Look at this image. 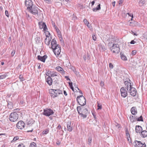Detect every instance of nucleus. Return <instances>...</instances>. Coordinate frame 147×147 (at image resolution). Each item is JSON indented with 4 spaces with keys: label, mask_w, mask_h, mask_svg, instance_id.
Instances as JSON below:
<instances>
[{
    "label": "nucleus",
    "mask_w": 147,
    "mask_h": 147,
    "mask_svg": "<svg viewBox=\"0 0 147 147\" xmlns=\"http://www.w3.org/2000/svg\"><path fill=\"white\" fill-rule=\"evenodd\" d=\"M5 14L6 16L7 17H9V12L7 10H5Z\"/></svg>",
    "instance_id": "44"
},
{
    "label": "nucleus",
    "mask_w": 147,
    "mask_h": 147,
    "mask_svg": "<svg viewBox=\"0 0 147 147\" xmlns=\"http://www.w3.org/2000/svg\"><path fill=\"white\" fill-rule=\"evenodd\" d=\"M126 136L127 137V140L128 141L129 140V138H130V136L128 132V131H126Z\"/></svg>",
    "instance_id": "35"
},
{
    "label": "nucleus",
    "mask_w": 147,
    "mask_h": 147,
    "mask_svg": "<svg viewBox=\"0 0 147 147\" xmlns=\"http://www.w3.org/2000/svg\"><path fill=\"white\" fill-rule=\"evenodd\" d=\"M18 139H19V138L18 136L15 137H14V138H13V140L11 141V142H13L16 141V140H17Z\"/></svg>",
    "instance_id": "40"
},
{
    "label": "nucleus",
    "mask_w": 147,
    "mask_h": 147,
    "mask_svg": "<svg viewBox=\"0 0 147 147\" xmlns=\"http://www.w3.org/2000/svg\"><path fill=\"white\" fill-rule=\"evenodd\" d=\"M125 88L122 87L120 89V92L121 96L122 97L125 98L127 95V91L125 89Z\"/></svg>",
    "instance_id": "13"
},
{
    "label": "nucleus",
    "mask_w": 147,
    "mask_h": 147,
    "mask_svg": "<svg viewBox=\"0 0 147 147\" xmlns=\"http://www.w3.org/2000/svg\"><path fill=\"white\" fill-rule=\"evenodd\" d=\"M49 132V130L48 129H46L45 130L43 131L42 134H46Z\"/></svg>",
    "instance_id": "38"
},
{
    "label": "nucleus",
    "mask_w": 147,
    "mask_h": 147,
    "mask_svg": "<svg viewBox=\"0 0 147 147\" xmlns=\"http://www.w3.org/2000/svg\"><path fill=\"white\" fill-rule=\"evenodd\" d=\"M7 107L8 108L10 109H12L13 108V104L11 102L8 103Z\"/></svg>",
    "instance_id": "32"
},
{
    "label": "nucleus",
    "mask_w": 147,
    "mask_h": 147,
    "mask_svg": "<svg viewBox=\"0 0 147 147\" xmlns=\"http://www.w3.org/2000/svg\"><path fill=\"white\" fill-rule=\"evenodd\" d=\"M143 36L144 38H145L146 39H147V33H145L144 34H143Z\"/></svg>",
    "instance_id": "43"
},
{
    "label": "nucleus",
    "mask_w": 147,
    "mask_h": 147,
    "mask_svg": "<svg viewBox=\"0 0 147 147\" xmlns=\"http://www.w3.org/2000/svg\"><path fill=\"white\" fill-rule=\"evenodd\" d=\"M94 3H95V1H93L92 2L91 4H92V6L93 5H94Z\"/></svg>",
    "instance_id": "64"
},
{
    "label": "nucleus",
    "mask_w": 147,
    "mask_h": 147,
    "mask_svg": "<svg viewBox=\"0 0 147 147\" xmlns=\"http://www.w3.org/2000/svg\"><path fill=\"white\" fill-rule=\"evenodd\" d=\"M54 113L53 111L49 108L44 109L43 113V115L46 116H49L52 115Z\"/></svg>",
    "instance_id": "6"
},
{
    "label": "nucleus",
    "mask_w": 147,
    "mask_h": 147,
    "mask_svg": "<svg viewBox=\"0 0 147 147\" xmlns=\"http://www.w3.org/2000/svg\"><path fill=\"white\" fill-rule=\"evenodd\" d=\"M132 52V54L134 55H135L136 54V52H135V51H133Z\"/></svg>",
    "instance_id": "63"
},
{
    "label": "nucleus",
    "mask_w": 147,
    "mask_h": 147,
    "mask_svg": "<svg viewBox=\"0 0 147 147\" xmlns=\"http://www.w3.org/2000/svg\"><path fill=\"white\" fill-rule=\"evenodd\" d=\"M51 47H50V48H51L52 49L53 48L57 46V45H59L57 44V42L55 39H53L51 42Z\"/></svg>",
    "instance_id": "16"
},
{
    "label": "nucleus",
    "mask_w": 147,
    "mask_h": 147,
    "mask_svg": "<svg viewBox=\"0 0 147 147\" xmlns=\"http://www.w3.org/2000/svg\"><path fill=\"white\" fill-rule=\"evenodd\" d=\"M15 51L14 50L12 51L11 53V54L12 56L14 55L15 54Z\"/></svg>",
    "instance_id": "57"
},
{
    "label": "nucleus",
    "mask_w": 147,
    "mask_h": 147,
    "mask_svg": "<svg viewBox=\"0 0 147 147\" xmlns=\"http://www.w3.org/2000/svg\"><path fill=\"white\" fill-rule=\"evenodd\" d=\"M52 49L56 55L58 56L60 54L61 51V48L59 45H57V46Z\"/></svg>",
    "instance_id": "7"
},
{
    "label": "nucleus",
    "mask_w": 147,
    "mask_h": 147,
    "mask_svg": "<svg viewBox=\"0 0 147 147\" xmlns=\"http://www.w3.org/2000/svg\"><path fill=\"white\" fill-rule=\"evenodd\" d=\"M69 85L70 86L72 90L74 92H76V91H75V90H74V87H73V86H72V83L71 82L69 83Z\"/></svg>",
    "instance_id": "39"
},
{
    "label": "nucleus",
    "mask_w": 147,
    "mask_h": 147,
    "mask_svg": "<svg viewBox=\"0 0 147 147\" xmlns=\"http://www.w3.org/2000/svg\"><path fill=\"white\" fill-rule=\"evenodd\" d=\"M109 67L110 68L112 69L113 68V65L112 63H110L109 64Z\"/></svg>",
    "instance_id": "50"
},
{
    "label": "nucleus",
    "mask_w": 147,
    "mask_h": 147,
    "mask_svg": "<svg viewBox=\"0 0 147 147\" xmlns=\"http://www.w3.org/2000/svg\"><path fill=\"white\" fill-rule=\"evenodd\" d=\"M75 91H76V92L78 90H79V88L78 87H76L75 88Z\"/></svg>",
    "instance_id": "56"
},
{
    "label": "nucleus",
    "mask_w": 147,
    "mask_h": 147,
    "mask_svg": "<svg viewBox=\"0 0 147 147\" xmlns=\"http://www.w3.org/2000/svg\"><path fill=\"white\" fill-rule=\"evenodd\" d=\"M77 100L78 103L81 106H84L86 104V100L82 95L78 96Z\"/></svg>",
    "instance_id": "3"
},
{
    "label": "nucleus",
    "mask_w": 147,
    "mask_h": 147,
    "mask_svg": "<svg viewBox=\"0 0 147 147\" xmlns=\"http://www.w3.org/2000/svg\"><path fill=\"white\" fill-rule=\"evenodd\" d=\"M19 78L21 80V81L23 80V76L22 75H20L19 76Z\"/></svg>",
    "instance_id": "47"
},
{
    "label": "nucleus",
    "mask_w": 147,
    "mask_h": 147,
    "mask_svg": "<svg viewBox=\"0 0 147 147\" xmlns=\"http://www.w3.org/2000/svg\"><path fill=\"white\" fill-rule=\"evenodd\" d=\"M129 88V90L128 89V90L130 95L133 96H135L137 92L136 89L135 88L132 87L131 86Z\"/></svg>",
    "instance_id": "9"
},
{
    "label": "nucleus",
    "mask_w": 147,
    "mask_h": 147,
    "mask_svg": "<svg viewBox=\"0 0 147 147\" xmlns=\"http://www.w3.org/2000/svg\"><path fill=\"white\" fill-rule=\"evenodd\" d=\"M135 41L134 40H132L130 43L131 44H135Z\"/></svg>",
    "instance_id": "53"
},
{
    "label": "nucleus",
    "mask_w": 147,
    "mask_h": 147,
    "mask_svg": "<svg viewBox=\"0 0 147 147\" xmlns=\"http://www.w3.org/2000/svg\"><path fill=\"white\" fill-rule=\"evenodd\" d=\"M121 59L125 61H126L127 60V58L123 54L121 55Z\"/></svg>",
    "instance_id": "34"
},
{
    "label": "nucleus",
    "mask_w": 147,
    "mask_h": 147,
    "mask_svg": "<svg viewBox=\"0 0 147 147\" xmlns=\"http://www.w3.org/2000/svg\"><path fill=\"white\" fill-rule=\"evenodd\" d=\"M18 147H25L24 145L23 144H19Z\"/></svg>",
    "instance_id": "45"
},
{
    "label": "nucleus",
    "mask_w": 147,
    "mask_h": 147,
    "mask_svg": "<svg viewBox=\"0 0 147 147\" xmlns=\"http://www.w3.org/2000/svg\"><path fill=\"white\" fill-rule=\"evenodd\" d=\"M97 106L98 107V109H102V105L98 103Z\"/></svg>",
    "instance_id": "41"
},
{
    "label": "nucleus",
    "mask_w": 147,
    "mask_h": 147,
    "mask_svg": "<svg viewBox=\"0 0 147 147\" xmlns=\"http://www.w3.org/2000/svg\"><path fill=\"white\" fill-rule=\"evenodd\" d=\"M53 90H54L53 91L54 92V93L55 94V95L56 96L60 94H62V91L59 89L55 90L53 89Z\"/></svg>",
    "instance_id": "19"
},
{
    "label": "nucleus",
    "mask_w": 147,
    "mask_h": 147,
    "mask_svg": "<svg viewBox=\"0 0 147 147\" xmlns=\"http://www.w3.org/2000/svg\"><path fill=\"white\" fill-rule=\"evenodd\" d=\"M30 13L34 15H37L38 16V11H40L38 8L35 5H33L27 9Z\"/></svg>",
    "instance_id": "2"
},
{
    "label": "nucleus",
    "mask_w": 147,
    "mask_h": 147,
    "mask_svg": "<svg viewBox=\"0 0 147 147\" xmlns=\"http://www.w3.org/2000/svg\"><path fill=\"white\" fill-rule=\"evenodd\" d=\"M46 82L49 86L51 85L53 82L52 78L49 76L46 79Z\"/></svg>",
    "instance_id": "22"
},
{
    "label": "nucleus",
    "mask_w": 147,
    "mask_h": 147,
    "mask_svg": "<svg viewBox=\"0 0 147 147\" xmlns=\"http://www.w3.org/2000/svg\"><path fill=\"white\" fill-rule=\"evenodd\" d=\"M19 116L18 114L16 112L11 113L9 116V119L10 121L14 122L16 121L18 119Z\"/></svg>",
    "instance_id": "5"
},
{
    "label": "nucleus",
    "mask_w": 147,
    "mask_h": 147,
    "mask_svg": "<svg viewBox=\"0 0 147 147\" xmlns=\"http://www.w3.org/2000/svg\"><path fill=\"white\" fill-rule=\"evenodd\" d=\"M124 84L126 86L125 88L127 90H128L129 88L131 86V83L130 82H128V81H125L124 82Z\"/></svg>",
    "instance_id": "24"
},
{
    "label": "nucleus",
    "mask_w": 147,
    "mask_h": 147,
    "mask_svg": "<svg viewBox=\"0 0 147 147\" xmlns=\"http://www.w3.org/2000/svg\"><path fill=\"white\" fill-rule=\"evenodd\" d=\"M46 3L48 4L51 3V0H43Z\"/></svg>",
    "instance_id": "42"
},
{
    "label": "nucleus",
    "mask_w": 147,
    "mask_h": 147,
    "mask_svg": "<svg viewBox=\"0 0 147 147\" xmlns=\"http://www.w3.org/2000/svg\"><path fill=\"white\" fill-rule=\"evenodd\" d=\"M129 119L130 121L132 122H134L136 120V116H134L130 115L129 116Z\"/></svg>",
    "instance_id": "26"
},
{
    "label": "nucleus",
    "mask_w": 147,
    "mask_h": 147,
    "mask_svg": "<svg viewBox=\"0 0 147 147\" xmlns=\"http://www.w3.org/2000/svg\"><path fill=\"white\" fill-rule=\"evenodd\" d=\"M83 22L85 24L87 25V27L90 29H92V26L90 25V24L89 23L88 21L87 20L84 19Z\"/></svg>",
    "instance_id": "20"
},
{
    "label": "nucleus",
    "mask_w": 147,
    "mask_h": 147,
    "mask_svg": "<svg viewBox=\"0 0 147 147\" xmlns=\"http://www.w3.org/2000/svg\"><path fill=\"white\" fill-rule=\"evenodd\" d=\"M24 1L25 5L27 7V9L28 8H30L33 6V4L31 0H25Z\"/></svg>",
    "instance_id": "10"
},
{
    "label": "nucleus",
    "mask_w": 147,
    "mask_h": 147,
    "mask_svg": "<svg viewBox=\"0 0 147 147\" xmlns=\"http://www.w3.org/2000/svg\"><path fill=\"white\" fill-rule=\"evenodd\" d=\"M111 50L115 54L119 53L120 50L119 45L117 44H113L111 48Z\"/></svg>",
    "instance_id": "4"
},
{
    "label": "nucleus",
    "mask_w": 147,
    "mask_h": 147,
    "mask_svg": "<svg viewBox=\"0 0 147 147\" xmlns=\"http://www.w3.org/2000/svg\"><path fill=\"white\" fill-rule=\"evenodd\" d=\"M25 124L23 121H19L16 124L17 127L19 129H22L25 127Z\"/></svg>",
    "instance_id": "11"
},
{
    "label": "nucleus",
    "mask_w": 147,
    "mask_h": 147,
    "mask_svg": "<svg viewBox=\"0 0 147 147\" xmlns=\"http://www.w3.org/2000/svg\"><path fill=\"white\" fill-rule=\"evenodd\" d=\"M8 73H5L3 74H1L0 75V77L1 79H3L5 78L6 77L8 76Z\"/></svg>",
    "instance_id": "30"
},
{
    "label": "nucleus",
    "mask_w": 147,
    "mask_h": 147,
    "mask_svg": "<svg viewBox=\"0 0 147 147\" xmlns=\"http://www.w3.org/2000/svg\"><path fill=\"white\" fill-rule=\"evenodd\" d=\"M141 136L143 138H145L147 136V131L144 130L141 132Z\"/></svg>",
    "instance_id": "29"
},
{
    "label": "nucleus",
    "mask_w": 147,
    "mask_h": 147,
    "mask_svg": "<svg viewBox=\"0 0 147 147\" xmlns=\"http://www.w3.org/2000/svg\"><path fill=\"white\" fill-rule=\"evenodd\" d=\"M142 130V128L141 126L136 125V126L135 131L136 133H140Z\"/></svg>",
    "instance_id": "18"
},
{
    "label": "nucleus",
    "mask_w": 147,
    "mask_h": 147,
    "mask_svg": "<svg viewBox=\"0 0 147 147\" xmlns=\"http://www.w3.org/2000/svg\"><path fill=\"white\" fill-rule=\"evenodd\" d=\"M130 111L131 114L134 115H136L137 113V109L135 107H132L131 108Z\"/></svg>",
    "instance_id": "17"
},
{
    "label": "nucleus",
    "mask_w": 147,
    "mask_h": 147,
    "mask_svg": "<svg viewBox=\"0 0 147 147\" xmlns=\"http://www.w3.org/2000/svg\"><path fill=\"white\" fill-rule=\"evenodd\" d=\"M47 57V56L46 55H45L43 56H41L39 55H38L37 56V59L38 60L43 62H45V60Z\"/></svg>",
    "instance_id": "15"
},
{
    "label": "nucleus",
    "mask_w": 147,
    "mask_h": 147,
    "mask_svg": "<svg viewBox=\"0 0 147 147\" xmlns=\"http://www.w3.org/2000/svg\"><path fill=\"white\" fill-rule=\"evenodd\" d=\"M48 35H46V38H45V43L47 45H49L50 44V40L51 39V38L50 37L49 38V36L48 35H50V33L49 32H48Z\"/></svg>",
    "instance_id": "14"
},
{
    "label": "nucleus",
    "mask_w": 147,
    "mask_h": 147,
    "mask_svg": "<svg viewBox=\"0 0 147 147\" xmlns=\"http://www.w3.org/2000/svg\"><path fill=\"white\" fill-rule=\"evenodd\" d=\"M52 24L53 26L55 27V28H57V26L55 25L54 22H52Z\"/></svg>",
    "instance_id": "55"
},
{
    "label": "nucleus",
    "mask_w": 147,
    "mask_h": 147,
    "mask_svg": "<svg viewBox=\"0 0 147 147\" xmlns=\"http://www.w3.org/2000/svg\"><path fill=\"white\" fill-rule=\"evenodd\" d=\"M100 86L102 87H103L104 86V82L102 81H101L100 82Z\"/></svg>",
    "instance_id": "46"
},
{
    "label": "nucleus",
    "mask_w": 147,
    "mask_h": 147,
    "mask_svg": "<svg viewBox=\"0 0 147 147\" xmlns=\"http://www.w3.org/2000/svg\"><path fill=\"white\" fill-rule=\"evenodd\" d=\"M92 38H93V40H96V36H95V35H93L92 36Z\"/></svg>",
    "instance_id": "52"
},
{
    "label": "nucleus",
    "mask_w": 147,
    "mask_h": 147,
    "mask_svg": "<svg viewBox=\"0 0 147 147\" xmlns=\"http://www.w3.org/2000/svg\"><path fill=\"white\" fill-rule=\"evenodd\" d=\"M127 14L129 15V16L131 17V20H132L133 17V14L129 13H127Z\"/></svg>",
    "instance_id": "49"
},
{
    "label": "nucleus",
    "mask_w": 147,
    "mask_h": 147,
    "mask_svg": "<svg viewBox=\"0 0 147 147\" xmlns=\"http://www.w3.org/2000/svg\"><path fill=\"white\" fill-rule=\"evenodd\" d=\"M115 1H114L112 3V5H113V6L114 7L115 6Z\"/></svg>",
    "instance_id": "62"
},
{
    "label": "nucleus",
    "mask_w": 147,
    "mask_h": 147,
    "mask_svg": "<svg viewBox=\"0 0 147 147\" xmlns=\"http://www.w3.org/2000/svg\"><path fill=\"white\" fill-rule=\"evenodd\" d=\"M100 4H99L97 5L96 8H94L92 10L94 11H96L97 10H100Z\"/></svg>",
    "instance_id": "31"
},
{
    "label": "nucleus",
    "mask_w": 147,
    "mask_h": 147,
    "mask_svg": "<svg viewBox=\"0 0 147 147\" xmlns=\"http://www.w3.org/2000/svg\"><path fill=\"white\" fill-rule=\"evenodd\" d=\"M56 69L58 71L61 73L62 74H64L65 72L63 69L59 66H57L56 67Z\"/></svg>",
    "instance_id": "23"
},
{
    "label": "nucleus",
    "mask_w": 147,
    "mask_h": 147,
    "mask_svg": "<svg viewBox=\"0 0 147 147\" xmlns=\"http://www.w3.org/2000/svg\"><path fill=\"white\" fill-rule=\"evenodd\" d=\"M132 34H133L134 35H136V36H137L138 35V34H136V33H135V32H134L133 31H132Z\"/></svg>",
    "instance_id": "58"
},
{
    "label": "nucleus",
    "mask_w": 147,
    "mask_h": 147,
    "mask_svg": "<svg viewBox=\"0 0 147 147\" xmlns=\"http://www.w3.org/2000/svg\"><path fill=\"white\" fill-rule=\"evenodd\" d=\"M71 69L73 71H74V72H75L76 69L74 67H71Z\"/></svg>",
    "instance_id": "61"
},
{
    "label": "nucleus",
    "mask_w": 147,
    "mask_h": 147,
    "mask_svg": "<svg viewBox=\"0 0 147 147\" xmlns=\"http://www.w3.org/2000/svg\"><path fill=\"white\" fill-rule=\"evenodd\" d=\"M54 90L53 89H51L49 90V93H50V96L54 98L56 97V96L55 95Z\"/></svg>",
    "instance_id": "27"
},
{
    "label": "nucleus",
    "mask_w": 147,
    "mask_h": 147,
    "mask_svg": "<svg viewBox=\"0 0 147 147\" xmlns=\"http://www.w3.org/2000/svg\"><path fill=\"white\" fill-rule=\"evenodd\" d=\"M38 25L40 29L43 28L44 31H46L47 30V26L45 22H40L38 23Z\"/></svg>",
    "instance_id": "12"
},
{
    "label": "nucleus",
    "mask_w": 147,
    "mask_h": 147,
    "mask_svg": "<svg viewBox=\"0 0 147 147\" xmlns=\"http://www.w3.org/2000/svg\"><path fill=\"white\" fill-rule=\"evenodd\" d=\"M46 75L47 76H48V77L49 76L50 77V76L49 71H48V72H47V73L46 74Z\"/></svg>",
    "instance_id": "54"
},
{
    "label": "nucleus",
    "mask_w": 147,
    "mask_h": 147,
    "mask_svg": "<svg viewBox=\"0 0 147 147\" xmlns=\"http://www.w3.org/2000/svg\"><path fill=\"white\" fill-rule=\"evenodd\" d=\"M134 143L136 147H146V145L145 143H142L141 141L135 140Z\"/></svg>",
    "instance_id": "8"
},
{
    "label": "nucleus",
    "mask_w": 147,
    "mask_h": 147,
    "mask_svg": "<svg viewBox=\"0 0 147 147\" xmlns=\"http://www.w3.org/2000/svg\"><path fill=\"white\" fill-rule=\"evenodd\" d=\"M36 144L35 143H31L30 145V147H36Z\"/></svg>",
    "instance_id": "36"
},
{
    "label": "nucleus",
    "mask_w": 147,
    "mask_h": 147,
    "mask_svg": "<svg viewBox=\"0 0 147 147\" xmlns=\"http://www.w3.org/2000/svg\"><path fill=\"white\" fill-rule=\"evenodd\" d=\"M63 93L64 94L65 96H66L67 95V92L65 90H64L63 91Z\"/></svg>",
    "instance_id": "60"
},
{
    "label": "nucleus",
    "mask_w": 147,
    "mask_h": 147,
    "mask_svg": "<svg viewBox=\"0 0 147 147\" xmlns=\"http://www.w3.org/2000/svg\"><path fill=\"white\" fill-rule=\"evenodd\" d=\"M50 76L51 77H54L57 76V73L54 71H50Z\"/></svg>",
    "instance_id": "28"
},
{
    "label": "nucleus",
    "mask_w": 147,
    "mask_h": 147,
    "mask_svg": "<svg viewBox=\"0 0 147 147\" xmlns=\"http://www.w3.org/2000/svg\"><path fill=\"white\" fill-rule=\"evenodd\" d=\"M136 121H143V120L142 116H141L139 117L138 118L136 117Z\"/></svg>",
    "instance_id": "33"
},
{
    "label": "nucleus",
    "mask_w": 147,
    "mask_h": 147,
    "mask_svg": "<svg viewBox=\"0 0 147 147\" xmlns=\"http://www.w3.org/2000/svg\"><path fill=\"white\" fill-rule=\"evenodd\" d=\"M77 110L78 113L81 115L83 118H85L87 117V114L88 113V110L83 107L78 106L77 108Z\"/></svg>",
    "instance_id": "1"
},
{
    "label": "nucleus",
    "mask_w": 147,
    "mask_h": 147,
    "mask_svg": "<svg viewBox=\"0 0 147 147\" xmlns=\"http://www.w3.org/2000/svg\"><path fill=\"white\" fill-rule=\"evenodd\" d=\"M83 58L85 61H86V55H84L83 56Z\"/></svg>",
    "instance_id": "59"
},
{
    "label": "nucleus",
    "mask_w": 147,
    "mask_h": 147,
    "mask_svg": "<svg viewBox=\"0 0 147 147\" xmlns=\"http://www.w3.org/2000/svg\"><path fill=\"white\" fill-rule=\"evenodd\" d=\"M99 47L100 49L102 51H105L106 50V48L105 46L101 44H100L99 45Z\"/></svg>",
    "instance_id": "25"
},
{
    "label": "nucleus",
    "mask_w": 147,
    "mask_h": 147,
    "mask_svg": "<svg viewBox=\"0 0 147 147\" xmlns=\"http://www.w3.org/2000/svg\"><path fill=\"white\" fill-rule=\"evenodd\" d=\"M61 128V127L60 124H59L57 127V129H60Z\"/></svg>",
    "instance_id": "51"
},
{
    "label": "nucleus",
    "mask_w": 147,
    "mask_h": 147,
    "mask_svg": "<svg viewBox=\"0 0 147 147\" xmlns=\"http://www.w3.org/2000/svg\"><path fill=\"white\" fill-rule=\"evenodd\" d=\"M71 121H68L67 122V130L69 131H71L72 130V127L71 125Z\"/></svg>",
    "instance_id": "21"
},
{
    "label": "nucleus",
    "mask_w": 147,
    "mask_h": 147,
    "mask_svg": "<svg viewBox=\"0 0 147 147\" xmlns=\"http://www.w3.org/2000/svg\"><path fill=\"white\" fill-rule=\"evenodd\" d=\"M92 141V138L91 137H89L88 139V144L89 145H90Z\"/></svg>",
    "instance_id": "37"
},
{
    "label": "nucleus",
    "mask_w": 147,
    "mask_h": 147,
    "mask_svg": "<svg viewBox=\"0 0 147 147\" xmlns=\"http://www.w3.org/2000/svg\"><path fill=\"white\" fill-rule=\"evenodd\" d=\"M92 114L94 116V119L96 121V119H97V118H96V115H95V114H94V113H92Z\"/></svg>",
    "instance_id": "48"
}]
</instances>
